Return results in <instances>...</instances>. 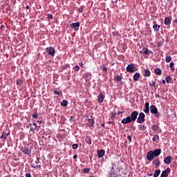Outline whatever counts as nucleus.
<instances>
[{"mask_svg":"<svg viewBox=\"0 0 177 177\" xmlns=\"http://www.w3.org/2000/svg\"><path fill=\"white\" fill-rule=\"evenodd\" d=\"M21 150L24 153V154H27L28 156H30V154H31V149H28V147H22Z\"/></svg>","mask_w":177,"mask_h":177,"instance_id":"obj_8","label":"nucleus"},{"mask_svg":"<svg viewBox=\"0 0 177 177\" xmlns=\"http://www.w3.org/2000/svg\"><path fill=\"white\" fill-rule=\"evenodd\" d=\"M126 70H127V73H135V71H136V70H138V69H135V64H129L127 66Z\"/></svg>","mask_w":177,"mask_h":177,"instance_id":"obj_5","label":"nucleus"},{"mask_svg":"<svg viewBox=\"0 0 177 177\" xmlns=\"http://www.w3.org/2000/svg\"><path fill=\"white\" fill-rule=\"evenodd\" d=\"M2 28H5V26L4 25H1V30H2Z\"/></svg>","mask_w":177,"mask_h":177,"instance_id":"obj_54","label":"nucleus"},{"mask_svg":"<svg viewBox=\"0 0 177 177\" xmlns=\"http://www.w3.org/2000/svg\"><path fill=\"white\" fill-rule=\"evenodd\" d=\"M140 129H141L142 131H145L146 127H145V124H141L140 127Z\"/></svg>","mask_w":177,"mask_h":177,"instance_id":"obj_41","label":"nucleus"},{"mask_svg":"<svg viewBox=\"0 0 177 177\" xmlns=\"http://www.w3.org/2000/svg\"><path fill=\"white\" fill-rule=\"evenodd\" d=\"M73 69L75 71H78L80 70V66L78 65H76L73 67Z\"/></svg>","mask_w":177,"mask_h":177,"instance_id":"obj_43","label":"nucleus"},{"mask_svg":"<svg viewBox=\"0 0 177 177\" xmlns=\"http://www.w3.org/2000/svg\"><path fill=\"white\" fill-rule=\"evenodd\" d=\"M169 67H170V69L171 70V71H175V63L171 62L169 64Z\"/></svg>","mask_w":177,"mask_h":177,"instance_id":"obj_30","label":"nucleus"},{"mask_svg":"<svg viewBox=\"0 0 177 177\" xmlns=\"http://www.w3.org/2000/svg\"><path fill=\"white\" fill-rule=\"evenodd\" d=\"M142 53H143V55H153V51L149 50V48H143Z\"/></svg>","mask_w":177,"mask_h":177,"instance_id":"obj_13","label":"nucleus"},{"mask_svg":"<svg viewBox=\"0 0 177 177\" xmlns=\"http://www.w3.org/2000/svg\"><path fill=\"white\" fill-rule=\"evenodd\" d=\"M21 84H23V81H21V80H18L17 81V85L20 86V85H21Z\"/></svg>","mask_w":177,"mask_h":177,"instance_id":"obj_44","label":"nucleus"},{"mask_svg":"<svg viewBox=\"0 0 177 177\" xmlns=\"http://www.w3.org/2000/svg\"><path fill=\"white\" fill-rule=\"evenodd\" d=\"M91 171V169L86 167L83 169V172L84 174H88L89 173V171Z\"/></svg>","mask_w":177,"mask_h":177,"instance_id":"obj_35","label":"nucleus"},{"mask_svg":"<svg viewBox=\"0 0 177 177\" xmlns=\"http://www.w3.org/2000/svg\"><path fill=\"white\" fill-rule=\"evenodd\" d=\"M150 104L149 102H146L145 103V109H144V113H145V114H149V113H150Z\"/></svg>","mask_w":177,"mask_h":177,"instance_id":"obj_15","label":"nucleus"},{"mask_svg":"<svg viewBox=\"0 0 177 177\" xmlns=\"http://www.w3.org/2000/svg\"><path fill=\"white\" fill-rule=\"evenodd\" d=\"M102 71L107 72V68L106 66H104V68H102Z\"/></svg>","mask_w":177,"mask_h":177,"instance_id":"obj_50","label":"nucleus"},{"mask_svg":"<svg viewBox=\"0 0 177 177\" xmlns=\"http://www.w3.org/2000/svg\"><path fill=\"white\" fill-rule=\"evenodd\" d=\"M165 81H166V80H162V82L163 85H165V84H166Z\"/></svg>","mask_w":177,"mask_h":177,"instance_id":"obj_52","label":"nucleus"},{"mask_svg":"<svg viewBox=\"0 0 177 177\" xmlns=\"http://www.w3.org/2000/svg\"><path fill=\"white\" fill-rule=\"evenodd\" d=\"M165 164H171L172 162V156H168L164 158Z\"/></svg>","mask_w":177,"mask_h":177,"instance_id":"obj_12","label":"nucleus"},{"mask_svg":"<svg viewBox=\"0 0 177 177\" xmlns=\"http://www.w3.org/2000/svg\"><path fill=\"white\" fill-rule=\"evenodd\" d=\"M140 78V73L137 72L134 74L133 80V81H139Z\"/></svg>","mask_w":177,"mask_h":177,"instance_id":"obj_18","label":"nucleus"},{"mask_svg":"<svg viewBox=\"0 0 177 177\" xmlns=\"http://www.w3.org/2000/svg\"><path fill=\"white\" fill-rule=\"evenodd\" d=\"M80 67H84V64L82 62L80 63Z\"/></svg>","mask_w":177,"mask_h":177,"instance_id":"obj_51","label":"nucleus"},{"mask_svg":"<svg viewBox=\"0 0 177 177\" xmlns=\"http://www.w3.org/2000/svg\"><path fill=\"white\" fill-rule=\"evenodd\" d=\"M151 74V72H150V70L145 69L143 75L144 77H150Z\"/></svg>","mask_w":177,"mask_h":177,"instance_id":"obj_24","label":"nucleus"},{"mask_svg":"<svg viewBox=\"0 0 177 177\" xmlns=\"http://www.w3.org/2000/svg\"><path fill=\"white\" fill-rule=\"evenodd\" d=\"M72 148H73V149H78V144H73V145H72Z\"/></svg>","mask_w":177,"mask_h":177,"instance_id":"obj_42","label":"nucleus"},{"mask_svg":"<svg viewBox=\"0 0 177 177\" xmlns=\"http://www.w3.org/2000/svg\"><path fill=\"white\" fill-rule=\"evenodd\" d=\"M97 154L98 158H102V157H104V154H106V151H104V149L98 150L97 151Z\"/></svg>","mask_w":177,"mask_h":177,"instance_id":"obj_11","label":"nucleus"},{"mask_svg":"<svg viewBox=\"0 0 177 177\" xmlns=\"http://www.w3.org/2000/svg\"><path fill=\"white\" fill-rule=\"evenodd\" d=\"M149 176H153V174H149Z\"/></svg>","mask_w":177,"mask_h":177,"instance_id":"obj_62","label":"nucleus"},{"mask_svg":"<svg viewBox=\"0 0 177 177\" xmlns=\"http://www.w3.org/2000/svg\"><path fill=\"white\" fill-rule=\"evenodd\" d=\"M75 158H77V155L73 156V160H75Z\"/></svg>","mask_w":177,"mask_h":177,"instance_id":"obj_58","label":"nucleus"},{"mask_svg":"<svg viewBox=\"0 0 177 177\" xmlns=\"http://www.w3.org/2000/svg\"><path fill=\"white\" fill-rule=\"evenodd\" d=\"M115 81L116 82H120V81H122V77L120 76V75H118L115 77Z\"/></svg>","mask_w":177,"mask_h":177,"instance_id":"obj_26","label":"nucleus"},{"mask_svg":"<svg viewBox=\"0 0 177 177\" xmlns=\"http://www.w3.org/2000/svg\"><path fill=\"white\" fill-rule=\"evenodd\" d=\"M108 177H118V169L115 163H111V167L109 173L108 174Z\"/></svg>","mask_w":177,"mask_h":177,"instance_id":"obj_2","label":"nucleus"},{"mask_svg":"<svg viewBox=\"0 0 177 177\" xmlns=\"http://www.w3.org/2000/svg\"><path fill=\"white\" fill-rule=\"evenodd\" d=\"M150 111L151 113V114H158V109H157V107L156 106V105H151L150 106Z\"/></svg>","mask_w":177,"mask_h":177,"instance_id":"obj_10","label":"nucleus"},{"mask_svg":"<svg viewBox=\"0 0 177 177\" xmlns=\"http://www.w3.org/2000/svg\"><path fill=\"white\" fill-rule=\"evenodd\" d=\"M154 155L153 153V151H148V153H147V160H148V161H153L154 160Z\"/></svg>","mask_w":177,"mask_h":177,"instance_id":"obj_6","label":"nucleus"},{"mask_svg":"<svg viewBox=\"0 0 177 177\" xmlns=\"http://www.w3.org/2000/svg\"><path fill=\"white\" fill-rule=\"evenodd\" d=\"M36 164H39V159H37V161H35Z\"/></svg>","mask_w":177,"mask_h":177,"instance_id":"obj_57","label":"nucleus"},{"mask_svg":"<svg viewBox=\"0 0 177 177\" xmlns=\"http://www.w3.org/2000/svg\"><path fill=\"white\" fill-rule=\"evenodd\" d=\"M73 120H74V116H71L69 121L71 122H73Z\"/></svg>","mask_w":177,"mask_h":177,"instance_id":"obj_49","label":"nucleus"},{"mask_svg":"<svg viewBox=\"0 0 177 177\" xmlns=\"http://www.w3.org/2000/svg\"><path fill=\"white\" fill-rule=\"evenodd\" d=\"M165 81H166L167 84H169V82H171V81H172V77H171V76H167L165 78Z\"/></svg>","mask_w":177,"mask_h":177,"instance_id":"obj_31","label":"nucleus"},{"mask_svg":"<svg viewBox=\"0 0 177 177\" xmlns=\"http://www.w3.org/2000/svg\"><path fill=\"white\" fill-rule=\"evenodd\" d=\"M86 142L88 145H92V140H91V137H87L86 139Z\"/></svg>","mask_w":177,"mask_h":177,"instance_id":"obj_34","label":"nucleus"},{"mask_svg":"<svg viewBox=\"0 0 177 177\" xmlns=\"http://www.w3.org/2000/svg\"><path fill=\"white\" fill-rule=\"evenodd\" d=\"M111 66H114V63L111 64Z\"/></svg>","mask_w":177,"mask_h":177,"instance_id":"obj_63","label":"nucleus"},{"mask_svg":"<svg viewBox=\"0 0 177 177\" xmlns=\"http://www.w3.org/2000/svg\"><path fill=\"white\" fill-rule=\"evenodd\" d=\"M46 19H48V20H53V15L52 14H48Z\"/></svg>","mask_w":177,"mask_h":177,"instance_id":"obj_36","label":"nucleus"},{"mask_svg":"<svg viewBox=\"0 0 177 177\" xmlns=\"http://www.w3.org/2000/svg\"><path fill=\"white\" fill-rule=\"evenodd\" d=\"M87 124L88 125V127H93V125H95V120L88 119Z\"/></svg>","mask_w":177,"mask_h":177,"instance_id":"obj_19","label":"nucleus"},{"mask_svg":"<svg viewBox=\"0 0 177 177\" xmlns=\"http://www.w3.org/2000/svg\"><path fill=\"white\" fill-rule=\"evenodd\" d=\"M145 117H146V115H145L143 112H140L139 113L138 118H137V122L138 124H143V122H145Z\"/></svg>","mask_w":177,"mask_h":177,"instance_id":"obj_4","label":"nucleus"},{"mask_svg":"<svg viewBox=\"0 0 177 177\" xmlns=\"http://www.w3.org/2000/svg\"><path fill=\"white\" fill-rule=\"evenodd\" d=\"M160 174H161V170L160 169L155 170L153 177H158L160 176Z\"/></svg>","mask_w":177,"mask_h":177,"instance_id":"obj_25","label":"nucleus"},{"mask_svg":"<svg viewBox=\"0 0 177 177\" xmlns=\"http://www.w3.org/2000/svg\"><path fill=\"white\" fill-rule=\"evenodd\" d=\"M149 86H153V88H156V82H153L152 83L149 84Z\"/></svg>","mask_w":177,"mask_h":177,"instance_id":"obj_45","label":"nucleus"},{"mask_svg":"<svg viewBox=\"0 0 177 177\" xmlns=\"http://www.w3.org/2000/svg\"><path fill=\"white\" fill-rule=\"evenodd\" d=\"M108 124H113V122L109 121V122H108Z\"/></svg>","mask_w":177,"mask_h":177,"instance_id":"obj_61","label":"nucleus"},{"mask_svg":"<svg viewBox=\"0 0 177 177\" xmlns=\"http://www.w3.org/2000/svg\"><path fill=\"white\" fill-rule=\"evenodd\" d=\"M152 140H153V142H158V140H160V136H158L157 134L153 135Z\"/></svg>","mask_w":177,"mask_h":177,"instance_id":"obj_29","label":"nucleus"},{"mask_svg":"<svg viewBox=\"0 0 177 177\" xmlns=\"http://www.w3.org/2000/svg\"><path fill=\"white\" fill-rule=\"evenodd\" d=\"M70 67V64H65L62 66V70H66V68H68Z\"/></svg>","mask_w":177,"mask_h":177,"instance_id":"obj_37","label":"nucleus"},{"mask_svg":"<svg viewBox=\"0 0 177 177\" xmlns=\"http://www.w3.org/2000/svg\"><path fill=\"white\" fill-rule=\"evenodd\" d=\"M103 100H104V95L102 93L99 94L97 97V102H99V103H103Z\"/></svg>","mask_w":177,"mask_h":177,"instance_id":"obj_17","label":"nucleus"},{"mask_svg":"<svg viewBox=\"0 0 177 177\" xmlns=\"http://www.w3.org/2000/svg\"><path fill=\"white\" fill-rule=\"evenodd\" d=\"M38 167H41V165H39V166H37V167H35V166H32V168H38Z\"/></svg>","mask_w":177,"mask_h":177,"instance_id":"obj_55","label":"nucleus"},{"mask_svg":"<svg viewBox=\"0 0 177 177\" xmlns=\"http://www.w3.org/2000/svg\"><path fill=\"white\" fill-rule=\"evenodd\" d=\"M153 164H155L156 167H157V168H158V167H160V165H161V161H160V159H155L154 160H153Z\"/></svg>","mask_w":177,"mask_h":177,"instance_id":"obj_20","label":"nucleus"},{"mask_svg":"<svg viewBox=\"0 0 177 177\" xmlns=\"http://www.w3.org/2000/svg\"><path fill=\"white\" fill-rule=\"evenodd\" d=\"M102 127H104V123H103V124H102Z\"/></svg>","mask_w":177,"mask_h":177,"instance_id":"obj_64","label":"nucleus"},{"mask_svg":"<svg viewBox=\"0 0 177 177\" xmlns=\"http://www.w3.org/2000/svg\"><path fill=\"white\" fill-rule=\"evenodd\" d=\"M46 53L53 57L56 51L55 50V48L50 46L46 48Z\"/></svg>","mask_w":177,"mask_h":177,"instance_id":"obj_3","label":"nucleus"},{"mask_svg":"<svg viewBox=\"0 0 177 177\" xmlns=\"http://www.w3.org/2000/svg\"><path fill=\"white\" fill-rule=\"evenodd\" d=\"M171 169L169 167H167L165 171H162V174L160 177H168V175H169Z\"/></svg>","mask_w":177,"mask_h":177,"instance_id":"obj_7","label":"nucleus"},{"mask_svg":"<svg viewBox=\"0 0 177 177\" xmlns=\"http://www.w3.org/2000/svg\"><path fill=\"white\" fill-rule=\"evenodd\" d=\"M8 135H9V133L3 132L2 136H1V139H6L8 138Z\"/></svg>","mask_w":177,"mask_h":177,"instance_id":"obj_32","label":"nucleus"},{"mask_svg":"<svg viewBox=\"0 0 177 177\" xmlns=\"http://www.w3.org/2000/svg\"><path fill=\"white\" fill-rule=\"evenodd\" d=\"M172 60V57L171 56H166V62L169 63Z\"/></svg>","mask_w":177,"mask_h":177,"instance_id":"obj_38","label":"nucleus"},{"mask_svg":"<svg viewBox=\"0 0 177 177\" xmlns=\"http://www.w3.org/2000/svg\"><path fill=\"white\" fill-rule=\"evenodd\" d=\"M32 118H35V120H37L38 118V113L36 111L35 113H33L32 115Z\"/></svg>","mask_w":177,"mask_h":177,"instance_id":"obj_39","label":"nucleus"},{"mask_svg":"<svg viewBox=\"0 0 177 177\" xmlns=\"http://www.w3.org/2000/svg\"><path fill=\"white\" fill-rule=\"evenodd\" d=\"M152 131H153L154 132H157V131H161V129H160V127L158 125L153 124Z\"/></svg>","mask_w":177,"mask_h":177,"instance_id":"obj_21","label":"nucleus"},{"mask_svg":"<svg viewBox=\"0 0 177 177\" xmlns=\"http://www.w3.org/2000/svg\"><path fill=\"white\" fill-rule=\"evenodd\" d=\"M152 153L153 154V157H158V156L161 154V149H157L152 151Z\"/></svg>","mask_w":177,"mask_h":177,"instance_id":"obj_14","label":"nucleus"},{"mask_svg":"<svg viewBox=\"0 0 177 177\" xmlns=\"http://www.w3.org/2000/svg\"><path fill=\"white\" fill-rule=\"evenodd\" d=\"M162 44L161 43H158V47L160 48V46H161Z\"/></svg>","mask_w":177,"mask_h":177,"instance_id":"obj_53","label":"nucleus"},{"mask_svg":"<svg viewBox=\"0 0 177 177\" xmlns=\"http://www.w3.org/2000/svg\"><path fill=\"white\" fill-rule=\"evenodd\" d=\"M54 95H62V91H57L56 90L53 91Z\"/></svg>","mask_w":177,"mask_h":177,"instance_id":"obj_40","label":"nucleus"},{"mask_svg":"<svg viewBox=\"0 0 177 177\" xmlns=\"http://www.w3.org/2000/svg\"><path fill=\"white\" fill-rule=\"evenodd\" d=\"M84 9H85V6H82L78 8V12H80V13H84Z\"/></svg>","mask_w":177,"mask_h":177,"instance_id":"obj_33","label":"nucleus"},{"mask_svg":"<svg viewBox=\"0 0 177 177\" xmlns=\"http://www.w3.org/2000/svg\"><path fill=\"white\" fill-rule=\"evenodd\" d=\"M171 18L169 17H166L165 19V21H164V24H165V26H169V24H171Z\"/></svg>","mask_w":177,"mask_h":177,"instance_id":"obj_22","label":"nucleus"},{"mask_svg":"<svg viewBox=\"0 0 177 177\" xmlns=\"http://www.w3.org/2000/svg\"><path fill=\"white\" fill-rule=\"evenodd\" d=\"M161 28V26L158 25V24H155L153 26V29L154 30V31H158V30H160V28Z\"/></svg>","mask_w":177,"mask_h":177,"instance_id":"obj_27","label":"nucleus"},{"mask_svg":"<svg viewBox=\"0 0 177 177\" xmlns=\"http://www.w3.org/2000/svg\"><path fill=\"white\" fill-rule=\"evenodd\" d=\"M139 112L138 111H133L130 116H127L126 118H123L121 121L122 124H131V122H135L138 119Z\"/></svg>","mask_w":177,"mask_h":177,"instance_id":"obj_1","label":"nucleus"},{"mask_svg":"<svg viewBox=\"0 0 177 177\" xmlns=\"http://www.w3.org/2000/svg\"><path fill=\"white\" fill-rule=\"evenodd\" d=\"M26 177H32V176H31V174H30V173H26Z\"/></svg>","mask_w":177,"mask_h":177,"instance_id":"obj_48","label":"nucleus"},{"mask_svg":"<svg viewBox=\"0 0 177 177\" xmlns=\"http://www.w3.org/2000/svg\"><path fill=\"white\" fill-rule=\"evenodd\" d=\"M26 9H30V6H26Z\"/></svg>","mask_w":177,"mask_h":177,"instance_id":"obj_59","label":"nucleus"},{"mask_svg":"<svg viewBox=\"0 0 177 177\" xmlns=\"http://www.w3.org/2000/svg\"><path fill=\"white\" fill-rule=\"evenodd\" d=\"M28 127H30V132H34L35 129H37V124L35 123H30L29 124Z\"/></svg>","mask_w":177,"mask_h":177,"instance_id":"obj_16","label":"nucleus"},{"mask_svg":"<svg viewBox=\"0 0 177 177\" xmlns=\"http://www.w3.org/2000/svg\"><path fill=\"white\" fill-rule=\"evenodd\" d=\"M154 73L157 75H161L162 74V71L160 69V68H155Z\"/></svg>","mask_w":177,"mask_h":177,"instance_id":"obj_23","label":"nucleus"},{"mask_svg":"<svg viewBox=\"0 0 177 177\" xmlns=\"http://www.w3.org/2000/svg\"><path fill=\"white\" fill-rule=\"evenodd\" d=\"M155 96H156V97H160V95L159 94H156Z\"/></svg>","mask_w":177,"mask_h":177,"instance_id":"obj_56","label":"nucleus"},{"mask_svg":"<svg viewBox=\"0 0 177 177\" xmlns=\"http://www.w3.org/2000/svg\"><path fill=\"white\" fill-rule=\"evenodd\" d=\"M67 104H68V101L63 100L61 102V106H63L64 107H67Z\"/></svg>","mask_w":177,"mask_h":177,"instance_id":"obj_28","label":"nucleus"},{"mask_svg":"<svg viewBox=\"0 0 177 177\" xmlns=\"http://www.w3.org/2000/svg\"><path fill=\"white\" fill-rule=\"evenodd\" d=\"M115 116V113H111V118H114Z\"/></svg>","mask_w":177,"mask_h":177,"instance_id":"obj_47","label":"nucleus"},{"mask_svg":"<svg viewBox=\"0 0 177 177\" xmlns=\"http://www.w3.org/2000/svg\"><path fill=\"white\" fill-rule=\"evenodd\" d=\"M118 115H120V114H122V112H121V111H118Z\"/></svg>","mask_w":177,"mask_h":177,"instance_id":"obj_60","label":"nucleus"},{"mask_svg":"<svg viewBox=\"0 0 177 177\" xmlns=\"http://www.w3.org/2000/svg\"><path fill=\"white\" fill-rule=\"evenodd\" d=\"M80 22L72 23L71 24V28H74L75 31H78L80 30Z\"/></svg>","mask_w":177,"mask_h":177,"instance_id":"obj_9","label":"nucleus"},{"mask_svg":"<svg viewBox=\"0 0 177 177\" xmlns=\"http://www.w3.org/2000/svg\"><path fill=\"white\" fill-rule=\"evenodd\" d=\"M127 139H128L129 142H132V138L131 137V136H128Z\"/></svg>","mask_w":177,"mask_h":177,"instance_id":"obj_46","label":"nucleus"}]
</instances>
